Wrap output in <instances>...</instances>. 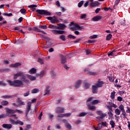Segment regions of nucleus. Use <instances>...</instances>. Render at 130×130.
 <instances>
[{
    "label": "nucleus",
    "instance_id": "nucleus-1",
    "mask_svg": "<svg viewBox=\"0 0 130 130\" xmlns=\"http://www.w3.org/2000/svg\"><path fill=\"white\" fill-rule=\"evenodd\" d=\"M18 77H21V80H17V79H18ZM13 79L16 80L12 81L9 80L7 81L10 86L12 87H21V86H24V83H26V84H30L29 80L26 79V75H25L23 72H19L14 74Z\"/></svg>",
    "mask_w": 130,
    "mask_h": 130
},
{
    "label": "nucleus",
    "instance_id": "nucleus-2",
    "mask_svg": "<svg viewBox=\"0 0 130 130\" xmlns=\"http://www.w3.org/2000/svg\"><path fill=\"white\" fill-rule=\"evenodd\" d=\"M5 110L6 111L7 115L9 117H12L13 116L16 118V119H18V117H17V115L14 114L16 113V111L15 110L9 109V108H6Z\"/></svg>",
    "mask_w": 130,
    "mask_h": 130
},
{
    "label": "nucleus",
    "instance_id": "nucleus-3",
    "mask_svg": "<svg viewBox=\"0 0 130 130\" xmlns=\"http://www.w3.org/2000/svg\"><path fill=\"white\" fill-rule=\"evenodd\" d=\"M104 84L103 81H101L95 84V85L92 86V91L93 94L97 93V90H98V88H101L102 87V85Z\"/></svg>",
    "mask_w": 130,
    "mask_h": 130
},
{
    "label": "nucleus",
    "instance_id": "nucleus-4",
    "mask_svg": "<svg viewBox=\"0 0 130 130\" xmlns=\"http://www.w3.org/2000/svg\"><path fill=\"white\" fill-rule=\"evenodd\" d=\"M36 13H38L39 15H45L46 16H51V13L45 10H36Z\"/></svg>",
    "mask_w": 130,
    "mask_h": 130
},
{
    "label": "nucleus",
    "instance_id": "nucleus-5",
    "mask_svg": "<svg viewBox=\"0 0 130 130\" xmlns=\"http://www.w3.org/2000/svg\"><path fill=\"white\" fill-rule=\"evenodd\" d=\"M110 106H108L107 107L109 109V112L108 113L109 117H113V114L112 112V107H114V104H112V103H109Z\"/></svg>",
    "mask_w": 130,
    "mask_h": 130
},
{
    "label": "nucleus",
    "instance_id": "nucleus-6",
    "mask_svg": "<svg viewBox=\"0 0 130 130\" xmlns=\"http://www.w3.org/2000/svg\"><path fill=\"white\" fill-rule=\"evenodd\" d=\"M2 126L4 128H6V129L9 130L13 127V125H12V124H3Z\"/></svg>",
    "mask_w": 130,
    "mask_h": 130
},
{
    "label": "nucleus",
    "instance_id": "nucleus-7",
    "mask_svg": "<svg viewBox=\"0 0 130 130\" xmlns=\"http://www.w3.org/2000/svg\"><path fill=\"white\" fill-rule=\"evenodd\" d=\"M64 28H67V25H66V24L61 23L58 24L57 29H59L60 30H64Z\"/></svg>",
    "mask_w": 130,
    "mask_h": 130
},
{
    "label": "nucleus",
    "instance_id": "nucleus-8",
    "mask_svg": "<svg viewBox=\"0 0 130 130\" xmlns=\"http://www.w3.org/2000/svg\"><path fill=\"white\" fill-rule=\"evenodd\" d=\"M86 106L91 111H95V110H96V107H95V106H91L89 104H87Z\"/></svg>",
    "mask_w": 130,
    "mask_h": 130
},
{
    "label": "nucleus",
    "instance_id": "nucleus-9",
    "mask_svg": "<svg viewBox=\"0 0 130 130\" xmlns=\"http://www.w3.org/2000/svg\"><path fill=\"white\" fill-rule=\"evenodd\" d=\"M53 34H64L66 31L64 30H52Z\"/></svg>",
    "mask_w": 130,
    "mask_h": 130
},
{
    "label": "nucleus",
    "instance_id": "nucleus-10",
    "mask_svg": "<svg viewBox=\"0 0 130 130\" xmlns=\"http://www.w3.org/2000/svg\"><path fill=\"white\" fill-rule=\"evenodd\" d=\"M102 19V16L97 15L92 18V21H93V22H96L99 21L100 20H101Z\"/></svg>",
    "mask_w": 130,
    "mask_h": 130
},
{
    "label": "nucleus",
    "instance_id": "nucleus-11",
    "mask_svg": "<svg viewBox=\"0 0 130 130\" xmlns=\"http://www.w3.org/2000/svg\"><path fill=\"white\" fill-rule=\"evenodd\" d=\"M30 110H31V103H28L27 107L25 112L26 115H28V114L29 113V111H30Z\"/></svg>",
    "mask_w": 130,
    "mask_h": 130
},
{
    "label": "nucleus",
    "instance_id": "nucleus-12",
    "mask_svg": "<svg viewBox=\"0 0 130 130\" xmlns=\"http://www.w3.org/2000/svg\"><path fill=\"white\" fill-rule=\"evenodd\" d=\"M81 83L82 80H78L77 81H76L74 86L75 88H76V89H78V88H79L80 86H81Z\"/></svg>",
    "mask_w": 130,
    "mask_h": 130
},
{
    "label": "nucleus",
    "instance_id": "nucleus-13",
    "mask_svg": "<svg viewBox=\"0 0 130 130\" xmlns=\"http://www.w3.org/2000/svg\"><path fill=\"white\" fill-rule=\"evenodd\" d=\"M100 5V3L98 1H94V2H91L90 4L91 7H98Z\"/></svg>",
    "mask_w": 130,
    "mask_h": 130
},
{
    "label": "nucleus",
    "instance_id": "nucleus-14",
    "mask_svg": "<svg viewBox=\"0 0 130 130\" xmlns=\"http://www.w3.org/2000/svg\"><path fill=\"white\" fill-rule=\"evenodd\" d=\"M16 101L18 102L19 106H22L23 105H25V102H22V100H21L20 98H18L16 100Z\"/></svg>",
    "mask_w": 130,
    "mask_h": 130
},
{
    "label": "nucleus",
    "instance_id": "nucleus-15",
    "mask_svg": "<svg viewBox=\"0 0 130 130\" xmlns=\"http://www.w3.org/2000/svg\"><path fill=\"white\" fill-rule=\"evenodd\" d=\"M21 64H22L20 62H16L15 64H11L10 65V67H11V68H17L18 67H20V66H21Z\"/></svg>",
    "mask_w": 130,
    "mask_h": 130
},
{
    "label": "nucleus",
    "instance_id": "nucleus-16",
    "mask_svg": "<svg viewBox=\"0 0 130 130\" xmlns=\"http://www.w3.org/2000/svg\"><path fill=\"white\" fill-rule=\"evenodd\" d=\"M36 72H37V70H36V69L35 68H31L30 70H29V74L33 75L34 74H36Z\"/></svg>",
    "mask_w": 130,
    "mask_h": 130
},
{
    "label": "nucleus",
    "instance_id": "nucleus-17",
    "mask_svg": "<svg viewBox=\"0 0 130 130\" xmlns=\"http://www.w3.org/2000/svg\"><path fill=\"white\" fill-rule=\"evenodd\" d=\"M105 116H106V114L103 113L101 115V116H98L96 117V118H97V119H103V118H104V117H105Z\"/></svg>",
    "mask_w": 130,
    "mask_h": 130
},
{
    "label": "nucleus",
    "instance_id": "nucleus-18",
    "mask_svg": "<svg viewBox=\"0 0 130 130\" xmlns=\"http://www.w3.org/2000/svg\"><path fill=\"white\" fill-rule=\"evenodd\" d=\"M57 110L59 111L60 113H62L64 112V108L61 107H57Z\"/></svg>",
    "mask_w": 130,
    "mask_h": 130
},
{
    "label": "nucleus",
    "instance_id": "nucleus-19",
    "mask_svg": "<svg viewBox=\"0 0 130 130\" xmlns=\"http://www.w3.org/2000/svg\"><path fill=\"white\" fill-rule=\"evenodd\" d=\"M91 103L92 105H95V104H98V103H100V101L98 100H94L92 101Z\"/></svg>",
    "mask_w": 130,
    "mask_h": 130
},
{
    "label": "nucleus",
    "instance_id": "nucleus-20",
    "mask_svg": "<svg viewBox=\"0 0 130 130\" xmlns=\"http://www.w3.org/2000/svg\"><path fill=\"white\" fill-rule=\"evenodd\" d=\"M10 69H0V73H7V72H10Z\"/></svg>",
    "mask_w": 130,
    "mask_h": 130
},
{
    "label": "nucleus",
    "instance_id": "nucleus-21",
    "mask_svg": "<svg viewBox=\"0 0 130 130\" xmlns=\"http://www.w3.org/2000/svg\"><path fill=\"white\" fill-rule=\"evenodd\" d=\"M74 26L75 27H76V28H77L78 29H80V30L84 29V27L83 26H80V25H79V24H78V23H75L74 24Z\"/></svg>",
    "mask_w": 130,
    "mask_h": 130
},
{
    "label": "nucleus",
    "instance_id": "nucleus-22",
    "mask_svg": "<svg viewBox=\"0 0 130 130\" xmlns=\"http://www.w3.org/2000/svg\"><path fill=\"white\" fill-rule=\"evenodd\" d=\"M119 109L122 111V112H123L124 113H125V111L124 110V107L123 105H121L119 107Z\"/></svg>",
    "mask_w": 130,
    "mask_h": 130
},
{
    "label": "nucleus",
    "instance_id": "nucleus-23",
    "mask_svg": "<svg viewBox=\"0 0 130 130\" xmlns=\"http://www.w3.org/2000/svg\"><path fill=\"white\" fill-rule=\"evenodd\" d=\"M27 78L30 80V81H34V80H36V77L35 76H32L31 75H28Z\"/></svg>",
    "mask_w": 130,
    "mask_h": 130
},
{
    "label": "nucleus",
    "instance_id": "nucleus-24",
    "mask_svg": "<svg viewBox=\"0 0 130 130\" xmlns=\"http://www.w3.org/2000/svg\"><path fill=\"white\" fill-rule=\"evenodd\" d=\"M38 92H39V89L38 88H35L31 90L32 94H35L36 93H38Z\"/></svg>",
    "mask_w": 130,
    "mask_h": 130
},
{
    "label": "nucleus",
    "instance_id": "nucleus-25",
    "mask_svg": "<svg viewBox=\"0 0 130 130\" xmlns=\"http://www.w3.org/2000/svg\"><path fill=\"white\" fill-rule=\"evenodd\" d=\"M65 126H66L68 129H72V125H71V124L69 122L66 123Z\"/></svg>",
    "mask_w": 130,
    "mask_h": 130
},
{
    "label": "nucleus",
    "instance_id": "nucleus-26",
    "mask_svg": "<svg viewBox=\"0 0 130 130\" xmlns=\"http://www.w3.org/2000/svg\"><path fill=\"white\" fill-rule=\"evenodd\" d=\"M90 86H91V84L88 82L84 83V87L85 89H89Z\"/></svg>",
    "mask_w": 130,
    "mask_h": 130
},
{
    "label": "nucleus",
    "instance_id": "nucleus-27",
    "mask_svg": "<svg viewBox=\"0 0 130 130\" xmlns=\"http://www.w3.org/2000/svg\"><path fill=\"white\" fill-rule=\"evenodd\" d=\"M59 20L57 19H52V20H51V23L52 24H55V23H58Z\"/></svg>",
    "mask_w": 130,
    "mask_h": 130
},
{
    "label": "nucleus",
    "instance_id": "nucleus-28",
    "mask_svg": "<svg viewBox=\"0 0 130 130\" xmlns=\"http://www.w3.org/2000/svg\"><path fill=\"white\" fill-rule=\"evenodd\" d=\"M2 105H4V106H6L9 104V102L8 101H4L1 102Z\"/></svg>",
    "mask_w": 130,
    "mask_h": 130
},
{
    "label": "nucleus",
    "instance_id": "nucleus-29",
    "mask_svg": "<svg viewBox=\"0 0 130 130\" xmlns=\"http://www.w3.org/2000/svg\"><path fill=\"white\" fill-rule=\"evenodd\" d=\"M15 124H20V125H23L24 122L20 121L19 120H17L16 121Z\"/></svg>",
    "mask_w": 130,
    "mask_h": 130
},
{
    "label": "nucleus",
    "instance_id": "nucleus-30",
    "mask_svg": "<svg viewBox=\"0 0 130 130\" xmlns=\"http://www.w3.org/2000/svg\"><path fill=\"white\" fill-rule=\"evenodd\" d=\"M12 97H14V95H3L2 96V98H3V99H8V98H12Z\"/></svg>",
    "mask_w": 130,
    "mask_h": 130
},
{
    "label": "nucleus",
    "instance_id": "nucleus-31",
    "mask_svg": "<svg viewBox=\"0 0 130 130\" xmlns=\"http://www.w3.org/2000/svg\"><path fill=\"white\" fill-rule=\"evenodd\" d=\"M67 63V58L64 57L61 59V63L64 64Z\"/></svg>",
    "mask_w": 130,
    "mask_h": 130
},
{
    "label": "nucleus",
    "instance_id": "nucleus-32",
    "mask_svg": "<svg viewBox=\"0 0 130 130\" xmlns=\"http://www.w3.org/2000/svg\"><path fill=\"white\" fill-rule=\"evenodd\" d=\"M112 38V35L109 34L107 36L106 40L109 41L110 39Z\"/></svg>",
    "mask_w": 130,
    "mask_h": 130
},
{
    "label": "nucleus",
    "instance_id": "nucleus-33",
    "mask_svg": "<svg viewBox=\"0 0 130 130\" xmlns=\"http://www.w3.org/2000/svg\"><path fill=\"white\" fill-rule=\"evenodd\" d=\"M9 122H10L12 124H16V121L11 118L9 119Z\"/></svg>",
    "mask_w": 130,
    "mask_h": 130
},
{
    "label": "nucleus",
    "instance_id": "nucleus-34",
    "mask_svg": "<svg viewBox=\"0 0 130 130\" xmlns=\"http://www.w3.org/2000/svg\"><path fill=\"white\" fill-rule=\"evenodd\" d=\"M84 5V1H81L78 4V8H81Z\"/></svg>",
    "mask_w": 130,
    "mask_h": 130
},
{
    "label": "nucleus",
    "instance_id": "nucleus-35",
    "mask_svg": "<svg viewBox=\"0 0 130 130\" xmlns=\"http://www.w3.org/2000/svg\"><path fill=\"white\" fill-rule=\"evenodd\" d=\"M59 39L62 40V41H66V36L61 35L59 36Z\"/></svg>",
    "mask_w": 130,
    "mask_h": 130
},
{
    "label": "nucleus",
    "instance_id": "nucleus-36",
    "mask_svg": "<svg viewBox=\"0 0 130 130\" xmlns=\"http://www.w3.org/2000/svg\"><path fill=\"white\" fill-rule=\"evenodd\" d=\"M38 62H40V63L41 64H43L44 63V61H43V59L41 58H38Z\"/></svg>",
    "mask_w": 130,
    "mask_h": 130
},
{
    "label": "nucleus",
    "instance_id": "nucleus-37",
    "mask_svg": "<svg viewBox=\"0 0 130 130\" xmlns=\"http://www.w3.org/2000/svg\"><path fill=\"white\" fill-rule=\"evenodd\" d=\"M87 74L88 75H90L91 76H95V75H96V73L93 72H91V71H88L87 72Z\"/></svg>",
    "mask_w": 130,
    "mask_h": 130
},
{
    "label": "nucleus",
    "instance_id": "nucleus-38",
    "mask_svg": "<svg viewBox=\"0 0 130 130\" xmlns=\"http://www.w3.org/2000/svg\"><path fill=\"white\" fill-rule=\"evenodd\" d=\"M56 27H57L56 25L49 24L48 28H49L50 29H55V28H56Z\"/></svg>",
    "mask_w": 130,
    "mask_h": 130
},
{
    "label": "nucleus",
    "instance_id": "nucleus-39",
    "mask_svg": "<svg viewBox=\"0 0 130 130\" xmlns=\"http://www.w3.org/2000/svg\"><path fill=\"white\" fill-rule=\"evenodd\" d=\"M85 115H87V113L82 112L80 114H79V117H82V116H85Z\"/></svg>",
    "mask_w": 130,
    "mask_h": 130
},
{
    "label": "nucleus",
    "instance_id": "nucleus-40",
    "mask_svg": "<svg viewBox=\"0 0 130 130\" xmlns=\"http://www.w3.org/2000/svg\"><path fill=\"white\" fill-rule=\"evenodd\" d=\"M68 38H70V39H76V36H73L72 35H68Z\"/></svg>",
    "mask_w": 130,
    "mask_h": 130
},
{
    "label": "nucleus",
    "instance_id": "nucleus-41",
    "mask_svg": "<svg viewBox=\"0 0 130 130\" xmlns=\"http://www.w3.org/2000/svg\"><path fill=\"white\" fill-rule=\"evenodd\" d=\"M77 27H75V26H73V27H70V29L71 30V31H76V30H79V29H77Z\"/></svg>",
    "mask_w": 130,
    "mask_h": 130
},
{
    "label": "nucleus",
    "instance_id": "nucleus-42",
    "mask_svg": "<svg viewBox=\"0 0 130 130\" xmlns=\"http://www.w3.org/2000/svg\"><path fill=\"white\" fill-rule=\"evenodd\" d=\"M20 12L21 13V14H26L27 12L26 11V9L22 8L20 10Z\"/></svg>",
    "mask_w": 130,
    "mask_h": 130
},
{
    "label": "nucleus",
    "instance_id": "nucleus-43",
    "mask_svg": "<svg viewBox=\"0 0 130 130\" xmlns=\"http://www.w3.org/2000/svg\"><path fill=\"white\" fill-rule=\"evenodd\" d=\"M72 55H73V53H70V54H67V55L66 56V57L67 58H72V56H72Z\"/></svg>",
    "mask_w": 130,
    "mask_h": 130
},
{
    "label": "nucleus",
    "instance_id": "nucleus-44",
    "mask_svg": "<svg viewBox=\"0 0 130 130\" xmlns=\"http://www.w3.org/2000/svg\"><path fill=\"white\" fill-rule=\"evenodd\" d=\"M115 113L117 114V115H119L120 114V110L119 109H117L115 111Z\"/></svg>",
    "mask_w": 130,
    "mask_h": 130
},
{
    "label": "nucleus",
    "instance_id": "nucleus-45",
    "mask_svg": "<svg viewBox=\"0 0 130 130\" xmlns=\"http://www.w3.org/2000/svg\"><path fill=\"white\" fill-rule=\"evenodd\" d=\"M93 99H95V98H93V97H91V98H88L87 99V100L86 101V103H88V102H91V101H93Z\"/></svg>",
    "mask_w": 130,
    "mask_h": 130
},
{
    "label": "nucleus",
    "instance_id": "nucleus-46",
    "mask_svg": "<svg viewBox=\"0 0 130 130\" xmlns=\"http://www.w3.org/2000/svg\"><path fill=\"white\" fill-rule=\"evenodd\" d=\"M34 31H36L37 32H41V30L37 27H34Z\"/></svg>",
    "mask_w": 130,
    "mask_h": 130
},
{
    "label": "nucleus",
    "instance_id": "nucleus-47",
    "mask_svg": "<svg viewBox=\"0 0 130 130\" xmlns=\"http://www.w3.org/2000/svg\"><path fill=\"white\" fill-rule=\"evenodd\" d=\"M45 72L44 71H41L40 74V78H43V76H44Z\"/></svg>",
    "mask_w": 130,
    "mask_h": 130
},
{
    "label": "nucleus",
    "instance_id": "nucleus-48",
    "mask_svg": "<svg viewBox=\"0 0 130 130\" xmlns=\"http://www.w3.org/2000/svg\"><path fill=\"white\" fill-rule=\"evenodd\" d=\"M3 16H7V17H11V16H13L12 13H4L3 14Z\"/></svg>",
    "mask_w": 130,
    "mask_h": 130
},
{
    "label": "nucleus",
    "instance_id": "nucleus-49",
    "mask_svg": "<svg viewBox=\"0 0 130 130\" xmlns=\"http://www.w3.org/2000/svg\"><path fill=\"white\" fill-rule=\"evenodd\" d=\"M98 36L97 35H94L92 36H90L89 38L90 39H95V38H97Z\"/></svg>",
    "mask_w": 130,
    "mask_h": 130
},
{
    "label": "nucleus",
    "instance_id": "nucleus-50",
    "mask_svg": "<svg viewBox=\"0 0 130 130\" xmlns=\"http://www.w3.org/2000/svg\"><path fill=\"white\" fill-rule=\"evenodd\" d=\"M28 8H31V9H34V8H37V5H32L28 6Z\"/></svg>",
    "mask_w": 130,
    "mask_h": 130
},
{
    "label": "nucleus",
    "instance_id": "nucleus-51",
    "mask_svg": "<svg viewBox=\"0 0 130 130\" xmlns=\"http://www.w3.org/2000/svg\"><path fill=\"white\" fill-rule=\"evenodd\" d=\"M85 53L87 55L91 53V51L89 49H85Z\"/></svg>",
    "mask_w": 130,
    "mask_h": 130
},
{
    "label": "nucleus",
    "instance_id": "nucleus-52",
    "mask_svg": "<svg viewBox=\"0 0 130 130\" xmlns=\"http://www.w3.org/2000/svg\"><path fill=\"white\" fill-rule=\"evenodd\" d=\"M30 94V91H27L26 93L23 94L24 97H27Z\"/></svg>",
    "mask_w": 130,
    "mask_h": 130
},
{
    "label": "nucleus",
    "instance_id": "nucleus-53",
    "mask_svg": "<svg viewBox=\"0 0 130 130\" xmlns=\"http://www.w3.org/2000/svg\"><path fill=\"white\" fill-rule=\"evenodd\" d=\"M110 82H114V78L108 76Z\"/></svg>",
    "mask_w": 130,
    "mask_h": 130
},
{
    "label": "nucleus",
    "instance_id": "nucleus-54",
    "mask_svg": "<svg viewBox=\"0 0 130 130\" xmlns=\"http://www.w3.org/2000/svg\"><path fill=\"white\" fill-rule=\"evenodd\" d=\"M113 52H114V50H113L110 53H108V56H113Z\"/></svg>",
    "mask_w": 130,
    "mask_h": 130
},
{
    "label": "nucleus",
    "instance_id": "nucleus-55",
    "mask_svg": "<svg viewBox=\"0 0 130 130\" xmlns=\"http://www.w3.org/2000/svg\"><path fill=\"white\" fill-rule=\"evenodd\" d=\"M7 84L5 83L4 81H0V86H3V87L6 86Z\"/></svg>",
    "mask_w": 130,
    "mask_h": 130
},
{
    "label": "nucleus",
    "instance_id": "nucleus-56",
    "mask_svg": "<svg viewBox=\"0 0 130 130\" xmlns=\"http://www.w3.org/2000/svg\"><path fill=\"white\" fill-rule=\"evenodd\" d=\"M40 28L41 29H47V26L46 25H41L40 26Z\"/></svg>",
    "mask_w": 130,
    "mask_h": 130
},
{
    "label": "nucleus",
    "instance_id": "nucleus-57",
    "mask_svg": "<svg viewBox=\"0 0 130 130\" xmlns=\"http://www.w3.org/2000/svg\"><path fill=\"white\" fill-rule=\"evenodd\" d=\"M6 117H7V115L5 114H3L0 115V119L1 118H6Z\"/></svg>",
    "mask_w": 130,
    "mask_h": 130
},
{
    "label": "nucleus",
    "instance_id": "nucleus-58",
    "mask_svg": "<svg viewBox=\"0 0 130 130\" xmlns=\"http://www.w3.org/2000/svg\"><path fill=\"white\" fill-rule=\"evenodd\" d=\"M14 111H15V113L16 112H18V113H23V112L20 110H18V109H16L15 110H14Z\"/></svg>",
    "mask_w": 130,
    "mask_h": 130
},
{
    "label": "nucleus",
    "instance_id": "nucleus-59",
    "mask_svg": "<svg viewBox=\"0 0 130 130\" xmlns=\"http://www.w3.org/2000/svg\"><path fill=\"white\" fill-rule=\"evenodd\" d=\"M111 99H114V91H113L111 94Z\"/></svg>",
    "mask_w": 130,
    "mask_h": 130
},
{
    "label": "nucleus",
    "instance_id": "nucleus-60",
    "mask_svg": "<svg viewBox=\"0 0 130 130\" xmlns=\"http://www.w3.org/2000/svg\"><path fill=\"white\" fill-rule=\"evenodd\" d=\"M48 94H49V90L47 89L45 91V93H44V96H46V95H48Z\"/></svg>",
    "mask_w": 130,
    "mask_h": 130
},
{
    "label": "nucleus",
    "instance_id": "nucleus-61",
    "mask_svg": "<svg viewBox=\"0 0 130 130\" xmlns=\"http://www.w3.org/2000/svg\"><path fill=\"white\" fill-rule=\"evenodd\" d=\"M51 77H52L53 78H55V74H54V73L53 72V71H51Z\"/></svg>",
    "mask_w": 130,
    "mask_h": 130
},
{
    "label": "nucleus",
    "instance_id": "nucleus-62",
    "mask_svg": "<svg viewBox=\"0 0 130 130\" xmlns=\"http://www.w3.org/2000/svg\"><path fill=\"white\" fill-rule=\"evenodd\" d=\"M110 124H111V125H112V127H114V121H111L110 122Z\"/></svg>",
    "mask_w": 130,
    "mask_h": 130
},
{
    "label": "nucleus",
    "instance_id": "nucleus-63",
    "mask_svg": "<svg viewBox=\"0 0 130 130\" xmlns=\"http://www.w3.org/2000/svg\"><path fill=\"white\" fill-rule=\"evenodd\" d=\"M82 40V38H79L78 39H77L75 41H74V43H78V42H80Z\"/></svg>",
    "mask_w": 130,
    "mask_h": 130
},
{
    "label": "nucleus",
    "instance_id": "nucleus-64",
    "mask_svg": "<svg viewBox=\"0 0 130 130\" xmlns=\"http://www.w3.org/2000/svg\"><path fill=\"white\" fill-rule=\"evenodd\" d=\"M86 14H83L81 16V19H86Z\"/></svg>",
    "mask_w": 130,
    "mask_h": 130
}]
</instances>
